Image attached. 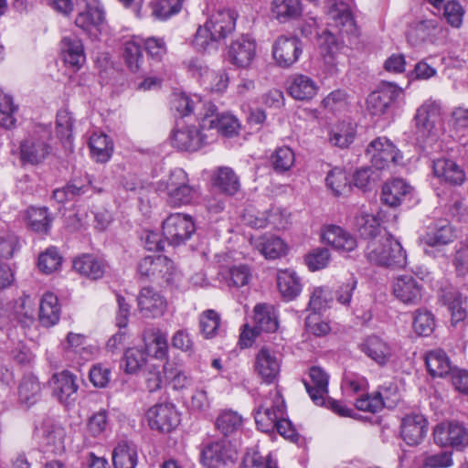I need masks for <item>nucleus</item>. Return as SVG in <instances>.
I'll use <instances>...</instances> for the list:
<instances>
[{"label": "nucleus", "instance_id": "b1692460", "mask_svg": "<svg viewBox=\"0 0 468 468\" xmlns=\"http://www.w3.org/2000/svg\"><path fill=\"white\" fill-rule=\"evenodd\" d=\"M324 241L342 254L355 251L357 239L348 230L335 225L327 226L322 234Z\"/></svg>", "mask_w": 468, "mask_h": 468}, {"label": "nucleus", "instance_id": "603ef678", "mask_svg": "<svg viewBox=\"0 0 468 468\" xmlns=\"http://www.w3.org/2000/svg\"><path fill=\"white\" fill-rule=\"evenodd\" d=\"M355 225L360 236L364 239L370 240L381 236L380 223L374 215L360 212L356 217Z\"/></svg>", "mask_w": 468, "mask_h": 468}, {"label": "nucleus", "instance_id": "0e129e2a", "mask_svg": "<svg viewBox=\"0 0 468 468\" xmlns=\"http://www.w3.org/2000/svg\"><path fill=\"white\" fill-rule=\"evenodd\" d=\"M326 186L335 196L344 195L350 189L346 173L341 168L332 169L325 178Z\"/></svg>", "mask_w": 468, "mask_h": 468}, {"label": "nucleus", "instance_id": "3c124183", "mask_svg": "<svg viewBox=\"0 0 468 468\" xmlns=\"http://www.w3.org/2000/svg\"><path fill=\"white\" fill-rule=\"evenodd\" d=\"M18 397L20 401L31 406L39 400L41 397V385L34 376L25 377L18 387Z\"/></svg>", "mask_w": 468, "mask_h": 468}, {"label": "nucleus", "instance_id": "2eb2a0df", "mask_svg": "<svg viewBox=\"0 0 468 468\" xmlns=\"http://www.w3.org/2000/svg\"><path fill=\"white\" fill-rule=\"evenodd\" d=\"M441 114V103L440 101L427 100L420 106L415 115L416 128L419 134L423 137L435 134L437 124Z\"/></svg>", "mask_w": 468, "mask_h": 468}, {"label": "nucleus", "instance_id": "5701e85b", "mask_svg": "<svg viewBox=\"0 0 468 468\" xmlns=\"http://www.w3.org/2000/svg\"><path fill=\"white\" fill-rule=\"evenodd\" d=\"M255 373L267 384L273 383L281 370V361L275 352L262 347L254 361Z\"/></svg>", "mask_w": 468, "mask_h": 468}, {"label": "nucleus", "instance_id": "8fccbe9b", "mask_svg": "<svg viewBox=\"0 0 468 468\" xmlns=\"http://www.w3.org/2000/svg\"><path fill=\"white\" fill-rule=\"evenodd\" d=\"M219 275L221 277V281L229 288L243 287L249 284L251 278L250 268L243 264L233 266L228 270L222 271Z\"/></svg>", "mask_w": 468, "mask_h": 468}, {"label": "nucleus", "instance_id": "39448f33", "mask_svg": "<svg viewBox=\"0 0 468 468\" xmlns=\"http://www.w3.org/2000/svg\"><path fill=\"white\" fill-rule=\"evenodd\" d=\"M78 27L92 37H97L105 26V13L99 0H82L75 19Z\"/></svg>", "mask_w": 468, "mask_h": 468}, {"label": "nucleus", "instance_id": "79ce46f5", "mask_svg": "<svg viewBox=\"0 0 468 468\" xmlns=\"http://www.w3.org/2000/svg\"><path fill=\"white\" fill-rule=\"evenodd\" d=\"M254 323L261 332H275L279 325L275 308L270 304H257L254 307Z\"/></svg>", "mask_w": 468, "mask_h": 468}, {"label": "nucleus", "instance_id": "f03ea898", "mask_svg": "<svg viewBox=\"0 0 468 468\" xmlns=\"http://www.w3.org/2000/svg\"><path fill=\"white\" fill-rule=\"evenodd\" d=\"M158 188L165 192L167 203L173 207L187 205L196 196V191L188 184L186 173L181 168L173 170L166 181L160 182Z\"/></svg>", "mask_w": 468, "mask_h": 468}, {"label": "nucleus", "instance_id": "f3484780", "mask_svg": "<svg viewBox=\"0 0 468 468\" xmlns=\"http://www.w3.org/2000/svg\"><path fill=\"white\" fill-rule=\"evenodd\" d=\"M428 432V420L420 413L404 416L400 422V437L409 446L420 444Z\"/></svg>", "mask_w": 468, "mask_h": 468}, {"label": "nucleus", "instance_id": "473e14b6", "mask_svg": "<svg viewBox=\"0 0 468 468\" xmlns=\"http://www.w3.org/2000/svg\"><path fill=\"white\" fill-rule=\"evenodd\" d=\"M454 239L453 228L446 220H440L428 227V230L420 236V240L429 247H439L449 244Z\"/></svg>", "mask_w": 468, "mask_h": 468}, {"label": "nucleus", "instance_id": "20e7f679", "mask_svg": "<svg viewBox=\"0 0 468 468\" xmlns=\"http://www.w3.org/2000/svg\"><path fill=\"white\" fill-rule=\"evenodd\" d=\"M270 397L255 413L258 428L266 433L274 431L280 418L286 416L285 403L280 392L274 389L270 392Z\"/></svg>", "mask_w": 468, "mask_h": 468}, {"label": "nucleus", "instance_id": "c03bdc74", "mask_svg": "<svg viewBox=\"0 0 468 468\" xmlns=\"http://www.w3.org/2000/svg\"><path fill=\"white\" fill-rule=\"evenodd\" d=\"M112 463L114 468H136L138 452L134 444L120 442L113 450Z\"/></svg>", "mask_w": 468, "mask_h": 468}, {"label": "nucleus", "instance_id": "6e6552de", "mask_svg": "<svg viewBox=\"0 0 468 468\" xmlns=\"http://www.w3.org/2000/svg\"><path fill=\"white\" fill-rule=\"evenodd\" d=\"M433 438L441 447L451 446L462 451L468 446V429L458 421L441 422L435 426Z\"/></svg>", "mask_w": 468, "mask_h": 468}, {"label": "nucleus", "instance_id": "6e6d98bb", "mask_svg": "<svg viewBox=\"0 0 468 468\" xmlns=\"http://www.w3.org/2000/svg\"><path fill=\"white\" fill-rule=\"evenodd\" d=\"M17 111L18 105L14 103L13 97L0 90V125L5 129L14 128Z\"/></svg>", "mask_w": 468, "mask_h": 468}, {"label": "nucleus", "instance_id": "774afa93", "mask_svg": "<svg viewBox=\"0 0 468 468\" xmlns=\"http://www.w3.org/2000/svg\"><path fill=\"white\" fill-rule=\"evenodd\" d=\"M220 324V316L214 310L203 312L199 318L200 331L206 338L214 337Z\"/></svg>", "mask_w": 468, "mask_h": 468}, {"label": "nucleus", "instance_id": "ea45409f", "mask_svg": "<svg viewBox=\"0 0 468 468\" xmlns=\"http://www.w3.org/2000/svg\"><path fill=\"white\" fill-rule=\"evenodd\" d=\"M60 316V306L58 297L52 292L45 293L39 303V322L46 327L56 324Z\"/></svg>", "mask_w": 468, "mask_h": 468}, {"label": "nucleus", "instance_id": "e2e57ef3", "mask_svg": "<svg viewBox=\"0 0 468 468\" xmlns=\"http://www.w3.org/2000/svg\"><path fill=\"white\" fill-rule=\"evenodd\" d=\"M218 41L215 34L203 25L197 28L192 45L199 52H207L217 49Z\"/></svg>", "mask_w": 468, "mask_h": 468}, {"label": "nucleus", "instance_id": "a211bd4d", "mask_svg": "<svg viewBox=\"0 0 468 468\" xmlns=\"http://www.w3.org/2000/svg\"><path fill=\"white\" fill-rule=\"evenodd\" d=\"M77 378L68 370L52 375L48 383L53 395L64 405H71L77 399Z\"/></svg>", "mask_w": 468, "mask_h": 468}, {"label": "nucleus", "instance_id": "0eeeda50", "mask_svg": "<svg viewBox=\"0 0 468 468\" xmlns=\"http://www.w3.org/2000/svg\"><path fill=\"white\" fill-rule=\"evenodd\" d=\"M195 230L192 218L186 214H171L163 222V235L167 242L174 246L184 243Z\"/></svg>", "mask_w": 468, "mask_h": 468}, {"label": "nucleus", "instance_id": "f257e3e1", "mask_svg": "<svg viewBox=\"0 0 468 468\" xmlns=\"http://www.w3.org/2000/svg\"><path fill=\"white\" fill-rule=\"evenodd\" d=\"M365 257L370 263L382 267L401 268L407 263L406 251L400 242L387 234L367 241Z\"/></svg>", "mask_w": 468, "mask_h": 468}, {"label": "nucleus", "instance_id": "a19ab883", "mask_svg": "<svg viewBox=\"0 0 468 468\" xmlns=\"http://www.w3.org/2000/svg\"><path fill=\"white\" fill-rule=\"evenodd\" d=\"M426 366L432 377L443 378L454 370L447 354L441 349L431 350L426 354Z\"/></svg>", "mask_w": 468, "mask_h": 468}, {"label": "nucleus", "instance_id": "49530a36", "mask_svg": "<svg viewBox=\"0 0 468 468\" xmlns=\"http://www.w3.org/2000/svg\"><path fill=\"white\" fill-rule=\"evenodd\" d=\"M277 284L282 297L287 301L294 299L302 290L300 279L293 271H279Z\"/></svg>", "mask_w": 468, "mask_h": 468}, {"label": "nucleus", "instance_id": "680f3d73", "mask_svg": "<svg viewBox=\"0 0 468 468\" xmlns=\"http://www.w3.org/2000/svg\"><path fill=\"white\" fill-rule=\"evenodd\" d=\"M147 356L143 349L127 348L123 355L124 371L127 374H136L146 365Z\"/></svg>", "mask_w": 468, "mask_h": 468}, {"label": "nucleus", "instance_id": "a878e982", "mask_svg": "<svg viewBox=\"0 0 468 468\" xmlns=\"http://www.w3.org/2000/svg\"><path fill=\"white\" fill-rule=\"evenodd\" d=\"M327 25L332 28H336L341 34L353 35L356 31L349 6L343 1H335L329 7Z\"/></svg>", "mask_w": 468, "mask_h": 468}, {"label": "nucleus", "instance_id": "cd10ccee", "mask_svg": "<svg viewBox=\"0 0 468 468\" xmlns=\"http://www.w3.org/2000/svg\"><path fill=\"white\" fill-rule=\"evenodd\" d=\"M414 190L406 181L396 178L384 184L382 187V201L389 207H399L410 202Z\"/></svg>", "mask_w": 468, "mask_h": 468}, {"label": "nucleus", "instance_id": "1a4fd4ad", "mask_svg": "<svg viewBox=\"0 0 468 468\" xmlns=\"http://www.w3.org/2000/svg\"><path fill=\"white\" fill-rule=\"evenodd\" d=\"M217 107L214 104L213 112L206 111L202 117L201 128L208 133H214L215 137L218 133L226 137L237 135L240 129L239 119L231 113L216 114Z\"/></svg>", "mask_w": 468, "mask_h": 468}, {"label": "nucleus", "instance_id": "052dcab7", "mask_svg": "<svg viewBox=\"0 0 468 468\" xmlns=\"http://www.w3.org/2000/svg\"><path fill=\"white\" fill-rule=\"evenodd\" d=\"M20 250L18 237L7 228H0V258L10 259Z\"/></svg>", "mask_w": 468, "mask_h": 468}, {"label": "nucleus", "instance_id": "7ed1b4c3", "mask_svg": "<svg viewBox=\"0 0 468 468\" xmlns=\"http://www.w3.org/2000/svg\"><path fill=\"white\" fill-rule=\"evenodd\" d=\"M198 125L177 122L172 135V144L181 151H197L203 145L215 140L214 133H208Z\"/></svg>", "mask_w": 468, "mask_h": 468}, {"label": "nucleus", "instance_id": "e433bc0d", "mask_svg": "<svg viewBox=\"0 0 468 468\" xmlns=\"http://www.w3.org/2000/svg\"><path fill=\"white\" fill-rule=\"evenodd\" d=\"M61 53L64 62L75 69H80L86 61L82 41L76 37H63Z\"/></svg>", "mask_w": 468, "mask_h": 468}, {"label": "nucleus", "instance_id": "ddd939ff", "mask_svg": "<svg viewBox=\"0 0 468 468\" xmlns=\"http://www.w3.org/2000/svg\"><path fill=\"white\" fill-rule=\"evenodd\" d=\"M37 432L45 452L55 455L65 452L66 431L60 424L51 419L44 420L41 425L37 427Z\"/></svg>", "mask_w": 468, "mask_h": 468}, {"label": "nucleus", "instance_id": "9d476101", "mask_svg": "<svg viewBox=\"0 0 468 468\" xmlns=\"http://www.w3.org/2000/svg\"><path fill=\"white\" fill-rule=\"evenodd\" d=\"M138 272L143 277L152 280L163 279L170 283L174 280L175 266L166 256L149 255L139 262Z\"/></svg>", "mask_w": 468, "mask_h": 468}, {"label": "nucleus", "instance_id": "09e8293b", "mask_svg": "<svg viewBox=\"0 0 468 468\" xmlns=\"http://www.w3.org/2000/svg\"><path fill=\"white\" fill-rule=\"evenodd\" d=\"M291 214L285 208L272 207L268 211L267 218H256L254 221H250L253 228L261 229L268 225L275 229H282L287 228L290 224Z\"/></svg>", "mask_w": 468, "mask_h": 468}, {"label": "nucleus", "instance_id": "7c9ffc66", "mask_svg": "<svg viewBox=\"0 0 468 468\" xmlns=\"http://www.w3.org/2000/svg\"><path fill=\"white\" fill-rule=\"evenodd\" d=\"M432 172L441 182L452 186L462 185L465 180V173L453 160L439 158L432 162Z\"/></svg>", "mask_w": 468, "mask_h": 468}, {"label": "nucleus", "instance_id": "c9c22d12", "mask_svg": "<svg viewBox=\"0 0 468 468\" xmlns=\"http://www.w3.org/2000/svg\"><path fill=\"white\" fill-rule=\"evenodd\" d=\"M319 86L309 76L297 74L291 77L288 92L295 100L310 101L318 92Z\"/></svg>", "mask_w": 468, "mask_h": 468}, {"label": "nucleus", "instance_id": "423d86ee", "mask_svg": "<svg viewBox=\"0 0 468 468\" xmlns=\"http://www.w3.org/2000/svg\"><path fill=\"white\" fill-rule=\"evenodd\" d=\"M50 134L48 130L35 132L20 144V157L25 163L37 165L43 162L51 152Z\"/></svg>", "mask_w": 468, "mask_h": 468}, {"label": "nucleus", "instance_id": "37998d69", "mask_svg": "<svg viewBox=\"0 0 468 468\" xmlns=\"http://www.w3.org/2000/svg\"><path fill=\"white\" fill-rule=\"evenodd\" d=\"M356 124L351 122H339L330 130L329 142L339 148H347L355 140Z\"/></svg>", "mask_w": 468, "mask_h": 468}, {"label": "nucleus", "instance_id": "f8f14e48", "mask_svg": "<svg viewBox=\"0 0 468 468\" xmlns=\"http://www.w3.org/2000/svg\"><path fill=\"white\" fill-rule=\"evenodd\" d=\"M146 418L152 430L170 432L180 423V416L174 404L160 403L151 407Z\"/></svg>", "mask_w": 468, "mask_h": 468}, {"label": "nucleus", "instance_id": "393cba45", "mask_svg": "<svg viewBox=\"0 0 468 468\" xmlns=\"http://www.w3.org/2000/svg\"><path fill=\"white\" fill-rule=\"evenodd\" d=\"M442 30L437 19H420L412 22L407 31L408 42L418 47L429 41L433 43L435 37Z\"/></svg>", "mask_w": 468, "mask_h": 468}, {"label": "nucleus", "instance_id": "6ab92c4d", "mask_svg": "<svg viewBox=\"0 0 468 468\" xmlns=\"http://www.w3.org/2000/svg\"><path fill=\"white\" fill-rule=\"evenodd\" d=\"M140 314L145 318H158L165 314L167 302L158 291L152 287H144L137 296Z\"/></svg>", "mask_w": 468, "mask_h": 468}, {"label": "nucleus", "instance_id": "864d4df0", "mask_svg": "<svg viewBox=\"0 0 468 468\" xmlns=\"http://www.w3.org/2000/svg\"><path fill=\"white\" fill-rule=\"evenodd\" d=\"M122 58L131 71H139L142 64L144 63L141 41L136 38L125 41L123 45Z\"/></svg>", "mask_w": 468, "mask_h": 468}, {"label": "nucleus", "instance_id": "4c0bfd02", "mask_svg": "<svg viewBox=\"0 0 468 468\" xmlns=\"http://www.w3.org/2000/svg\"><path fill=\"white\" fill-rule=\"evenodd\" d=\"M212 185L220 192L233 196L240 188L239 178L234 170L229 166L218 167L211 177Z\"/></svg>", "mask_w": 468, "mask_h": 468}, {"label": "nucleus", "instance_id": "9b49d317", "mask_svg": "<svg viewBox=\"0 0 468 468\" xmlns=\"http://www.w3.org/2000/svg\"><path fill=\"white\" fill-rule=\"evenodd\" d=\"M402 93V89L388 81L379 83L378 90L371 92L367 100V108L372 115H382Z\"/></svg>", "mask_w": 468, "mask_h": 468}, {"label": "nucleus", "instance_id": "58836bf2", "mask_svg": "<svg viewBox=\"0 0 468 468\" xmlns=\"http://www.w3.org/2000/svg\"><path fill=\"white\" fill-rule=\"evenodd\" d=\"M73 268L83 276L98 280L104 275L106 265L93 255L83 254L73 261Z\"/></svg>", "mask_w": 468, "mask_h": 468}, {"label": "nucleus", "instance_id": "2f4dec72", "mask_svg": "<svg viewBox=\"0 0 468 468\" xmlns=\"http://www.w3.org/2000/svg\"><path fill=\"white\" fill-rule=\"evenodd\" d=\"M237 14L231 9L218 10L213 13L204 26L211 30L220 40L233 32L236 27Z\"/></svg>", "mask_w": 468, "mask_h": 468}, {"label": "nucleus", "instance_id": "dca6fc26", "mask_svg": "<svg viewBox=\"0 0 468 468\" xmlns=\"http://www.w3.org/2000/svg\"><path fill=\"white\" fill-rule=\"evenodd\" d=\"M256 41L248 35H241L234 39L228 48L229 61L242 69L249 68L256 58Z\"/></svg>", "mask_w": 468, "mask_h": 468}, {"label": "nucleus", "instance_id": "69168bd1", "mask_svg": "<svg viewBox=\"0 0 468 468\" xmlns=\"http://www.w3.org/2000/svg\"><path fill=\"white\" fill-rule=\"evenodd\" d=\"M62 263V257L57 248L49 247L38 256L37 266L44 273H52L57 271Z\"/></svg>", "mask_w": 468, "mask_h": 468}, {"label": "nucleus", "instance_id": "338daca9", "mask_svg": "<svg viewBox=\"0 0 468 468\" xmlns=\"http://www.w3.org/2000/svg\"><path fill=\"white\" fill-rule=\"evenodd\" d=\"M164 371L165 377L169 379L173 388L175 389L187 388L192 384L191 377L186 374V372L177 368L171 363L167 362L164 366Z\"/></svg>", "mask_w": 468, "mask_h": 468}, {"label": "nucleus", "instance_id": "aec40b11", "mask_svg": "<svg viewBox=\"0 0 468 468\" xmlns=\"http://www.w3.org/2000/svg\"><path fill=\"white\" fill-rule=\"evenodd\" d=\"M236 458V451L225 439L206 444L200 452L201 463L207 467H218Z\"/></svg>", "mask_w": 468, "mask_h": 468}, {"label": "nucleus", "instance_id": "4468645a", "mask_svg": "<svg viewBox=\"0 0 468 468\" xmlns=\"http://www.w3.org/2000/svg\"><path fill=\"white\" fill-rule=\"evenodd\" d=\"M367 154L378 169H383L390 163L398 164L402 159L399 150L386 137H378L373 140L367 147Z\"/></svg>", "mask_w": 468, "mask_h": 468}, {"label": "nucleus", "instance_id": "412c9836", "mask_svg": "<svg viewBox=\"0 0 468 468\" xmlns=\"http://www.w3.org/2000/svg\"><path fill=\"white\" fill-rule=\"evenodd\" d=\"M302 52V43L294 37H280L272 46V57L282 68H289L297 62Z\"/></svg>", "mask_w": 468, "mask_h": 468}, {"label": "nucleus", "instance_id": "72a5a7b5", "mask_svg": "<svg viewBox=\"0 0 468 468\" xmlns=\"http://www.w3.org/2000/svg\"><path fill=\"white\" fill-rule=\"evenodd\" d=\"M250 245L269 260H275L285 253L286 246L283 240L272 234L252 236Z\"/></svg>", "mask_w": 468, "mask_h": 468}, {"label": "nucleus", "instance_id": "c85d7f7f", "mask_svg": "<svg viewBox=\"0 0 468 468\" xmlns=\"http://www.w3.org/2000/svg\"><path fill=\"white\" fill-rule=\"evenodd\" d=\"M328 380V374L320 367H312L309 370V378L303 380L307 393L315 405L325 404Z\"/></svg>", "mask_w": 468, "mask_h": 468}, {"label": "nucleus", "instance_id": "bf43d9fd", "mask_svg": "<svg viewBox=\"0 0 468 468\" xmlns=\"http://www.w3.org/2000/svg\"><path fill=\"white\" fill-rule=\"evenodd\" d=\"M295 154L293 151L287 146L279 147L271 156V163L276 173H284L289 171L294 165Z\"/></svg>", "mask_w": 468, "mask_h": 468}, {"label": "nucleus", "instance_id": "f704fd0d", "mask_svg": "<svg viewBox=\"0 0 468 468\" xmlns=\"http://www.w3.org/2000/svg\"><path fill=\"white\" fill-rule=\"evenodd\" d=\"M144 350L146 356L156 359H165L168 356L167 336L159 328H149L144 333Z\"/></svg>", "mask_w": 468, "mask_h": 468}, {"label": "nucleus", "instance_id": "a18cd8bd", "mask_svg": "<svg viewBox=\"0 0 468 468\" xmlns=\"http://www.w3.org/2000/svg\"><path fill=\"white\" fill-rule=\"evenodd\" d=\"M271 14L281 23L296 19L302 14L300 0H272Z\"/></svg>", "mask_w": 468, "mask_h": 468}, {"label": "nucleus", "instance_id": "13d9d810", "mask_svg": "<svg viewBox=\"0 0 468 468\" xmlns=\"http://www.w3.org/2000/svg\"><path fill=\"white\" fill-rule=\"evenodd\" d=\"M184 0H154L150 3L152 16L165 20L180 12Z\"/></svg>", "mask_w": 468, "mask_h": 468}, {"label": "nucleus", "instance_id": "5fc2aeb1", "mask_svg": "<svg viewBox=\"0 0 468 468\" xmlns=\"http://www.w3.org/2000/svg\"><path fill=\"white\" fill-rule=\"evenodd\" d=\"M27 226L35 232L47 234L51 227V218L46 207H30L27 212Z\"/></svg>", "mask_w": 468, "mask_h": 468}, {"label": "nucleus", "instance_id": "de8ad7c7", "mask_svg": "<svg viewBox=\"0 0 468 468\" xmlns=\"http://www.w3.org/2000/svg\"><path fill=\"white\" fill-rule=\"evenodd\" d=\"M92 157L100 163L107 162L113 152L112 140L102 133H94L89 143Z\"/></svg>", "mask_w": 468, "mask_h": 468}, {"label": "nucleus", "instance_id": "4d7b16f0", "mask_svg": "<svg viewBox=\"0 0 468 468\" xmlns=\"http://www.w3.org/2000/svg\"><path fill=\"white\" fill-rule=\"evenodd\" d=\"M242 417L237 411L226 410L216 420L217 429L224 435L231 434L242 426Z\"/></svg>", "mask_w": 468, "mask_h": 468}, {"label": "nucleus", "instance_id": "bb28decb", "mask_svg": "<svg viewBox=\"0 0 468 468\" xmlns=\"http://www.w3.org/2000/svg\"><path fill=\"white\" fill-rule=\"evenodd\" d=\"M360 349L378 366L387 365L395 356V346L377 335L366 338Z\"/></svg>", "mask_w": 468, "mask_h": 468}, {"label": "nucleus", "instance_id": "4be33fe9", "mask_svg": "<svg viewBox=\"0 0 468 468\" xmlns=\"http://www.w3.org/2000/svg\"><path fill=\"white\" fill-rule=\"evenodd\" d=\"M392 292L397 300L407 305L418 304L422 297V286L410 274L396 277L392 282Z\"/></svg>", "mask_w": 468, "mask_h": 468}, {"label": "nucleus", "instance_id": "c756f323", "mask_svg": "<svg viewBox=\"0 0 468 468\" xmlns=\"http://www.w3.org/2000/svg\"><path fill=\"white\" fill-rule=\"evenodd\" d=\"M173 107L182 116H187L191 113L197 115L198 120L202 121V117L205 115L206 111L210 112H213L214 104L211 101H205L200 96L194 94L188 96L181 93L175 95L173 100Z\"/></svg>", "mask_w": 468, "mask_h": 468}]
</instances>
